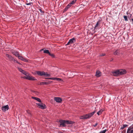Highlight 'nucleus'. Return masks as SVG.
I'll return each instance as SVG.
<instances>
[{
  "label": "nucleus",
  "mask_w": 133,
  "mask_h": 133,
  "mask_svg": "<svg viewBox=\"0 0 133 133\" xmlns=\"http://www.w3.org/2000/svg\"><path fill=\"white\" fill-rule=\"evenodd\" d=\"M126 72L125 70L121 69L112 72V75L114 76H118L124 74Z\"/></svg>",
  "instance_id": "1"
},
{
  "label": "nucleus",
  "mask_w": 133,
  "mask_h": 133,
  "mask_svg": "<svg viewBox=\"0 0 133 133\" xmlns=\"http://www.w3.org/2000/svg\"><path fill=\"white\" fill-rule=\"evenodd\" d=\"M95 112L96 111H94L91 113L85 115H83L80 116V118L81 119H89L94 115Z\"/></svg>",
  "instance_id": "2"
},
{
  "label": "nucleus",
  "mask_w": 133,
  "mask_h": 133,
  "mask_svg": "<svg viewBox=\"0 0 133 133\" xmlns=\"http://www.w3.org/2000/svg\"><path fill=\"white\" fill-rule=\"evenodd\" d=\"M59 122L60 123L59 127H64L66 126L65 124V120L61 119L59 121Z\"/></svg>",
  "instance_id": "3"
},
{
  "label": "nucleus",
  "mask_w": 133,
  "mask_h": 133,
  "mask_svg": "<svg viewBox=\"0 0 133 133\" xmlns=\"http://www.w3.org/2000/svg\"><path fill=\"white\" fill-rule=\"evenodd\" d=\"M76 42V39L75 38H73L72 39H70L67 44V45H68L70 44H72Z\"/></svg>",
  "instance_id": "4"
},
{
  "label": "nucleus",
  "mask_w": 133,
  "mask_h": 133,
  "mask_svg": "<svg viewBox=\"0 0 133 133\" xmlns=\"http://www.w3.org/2000/svg\"><path fill=\"white\" fill-rule=\"evenodd\" d=\"M37 105L39 106V108L42 109H44L46 108V105L43 103H36Z\"/></svg>",
  "instance_id": "5"
},
{
  "label": "nucleus",
  "mask_w": 133,
  "mask_h": 133,
  "mask_svg": "<svg viewBox=\"0 0 133 133\" xmlns=\"http://www.w3.org/2000/svg\"><path fill=\"white\" fill-rule=\"evenodd\" d=\"M9 108L8 105H7L3 107L2 108V110L3 111H5L8 110Z\"/></svg>",
  "instance_id": "6"
},
{
  "label": "nucleus",
  "mask_w": 133,
  "mask_h": 133,
  "mask_svg": "<svg viewBox=\"0 0 133 133\" xmlns=\"http://www.w3.org/2000/svg\"><path fill=\"white\" fill-rule=\"evenodd\" d=\"M54 100L57 102L60 103L62 101V99L59 97H55Z\"/></svg>",
  "instance_id": "7"
},
{
  "label": "nucleus",
  "mask_w": 133,
  "mask_h": 133,
  "mask_svg": "<svg viewBox=\"0 0 133 133\" xmlns=\"http://www.w3.org/2000/svg\"><path fill=\"white\" fill-rule=\"evenodd\" d=\"M100 24V21H99L97 22L94 28V30L97 29L98 28Z\"/></svg>",
  "instance_id": "8"
},
{
  "label": "nucleus",
  "mask_w": 133,
  "mask_h": 133,
  "mask_svg": "<svg viewBox=\"0 0 133 133\" xmlns=\"http://www.w3.org/2000/svg\"><path fill=\"white\" fill-rule=\"evenodd\" d=\"M37 74L39 76L44 75L45 74V72H41L40 71H37L36 72Z\"/></svg>",
  "instance_id": "9"
},
{
  "label": "nucleus",
  "mask_w": 133,
  "mask_h": 133,
  "mask_svg": "<svg viewBox=\"0 0 133 133\" xmlns=\"http://www.w3.org/2000/svg\"><path fill=\"white\" fill-rule=\"evenodd\" d=\"M18 58L21 60L25 62H27L28 60L25 59V58H24L22 57L21 56H18Z\"/></svg>",
  "instance_id": "10"
},
{
  "label": "nucleus",
  "mask_w": 133,
  "mask_h": 133,
  "mask_svg": "<svg viewBox=\"0 0 133 133\" xmlns=\"http://www.w3.org/2000/svg\"><path fill=\"white\" fill-rule=\"evenodd\" d=\"M12 53L15 55L16 56V57H18V56L19 55V53L18 52L16 51L15 50L12 52Z\"/></svg>",
  "instance_id": "11"
},
{
  "label": "nucleus",
  "mask_w": 133,
  "mask_h": 133,
  "mask_svg": "<svg viewBox=\"0 0 133 133\" xmlns=\"http://www.w3.org/2000/svg\"><path fill=\"white\" fill-rule=\"evenodd\" d=\"M120 53V50H117L114 52V54L115 55H119Z\"/></svg>",
  "instance_id": "12"
},
{
  "label": "nucleus",
  "mask_w": 133,
  "mask_h": 133,
  "mask_svg": "<svg viewBox=\"0 0 133 133\" xmlns=\"http://www.w3.org/2000/svg\"><path fill=\"white\" fill-rule=\"evenodd\" d=\"M27 79L30 80H36V79H35L34 77H32V76H28V75H27Z\"/></svg>",
  "instance_id": "13"
},
{
  "label": "nucleus",
  "mask_w": 133,
  "mask_h": 133,
  "mask_svg": "<svg viewBox=\"0 0 133 133\" xmlns=\"http://www.w3.org/2000/svg\"><path fill=\"white\" fill-rule=\"evenodd\" d=\"M65 124H71L74 123V122L70 120H65Z\"/></svg>",
  "instance_id": "14"
},
{
  "label": "nucleus",
  "mask_w": 133,
  "mask_h": 133,
  "mask_svg": "<svg viewBox=\"0 0 133 133\" xmlns=\"http://www.w3.org/2000/svg\"><path fill=\"white\" fill-rule=\"evenodd\" d=\"M6 57L8 58L9 60L10 61H11V60L13 59V57L11 56L9 54H6Z\"/></svg>",
  "instance_id": "15"
},
{
  "label": "nucleus",
  "mask_w": 133,
  "mask_h": 133,
  "mask_svg": "<svg viewBox=\"0 0 133 133\" xmlns=\"http://www.w3.org/2000/svg\"><path fill=\"white\" fill-rule=\"evenodd\" d=\"M71 6V5H70V4H69L64 9L63 12H64L66 11Z\"/></svg>",
  "instance_id": "16"
},
{
  "label": "nucleus",
  "mask_w": 133,
  "mask_h": 133,
  "mask_svg": "<svg viewBox=\"0 0 133 133\" xmlns=\"http://www.w3.org/2000/svg\"><path fill=\"white\" fill-rule=\"evenodd\" d=\"M32 99H35L38 102H39L40 103L41 102V99H40V98H38L34 97H32Z\"/></svg>",
  "instance_id": "17"
},
{
  "label": "nucleus",
  "mask_w": 133,
  "mask_h": 133,
  "mask_svg": "<svg viewBox=\"0 0 133 133\" xmlns=\"http://www.w3.org/2000/svg\"><path fill=\"white\" fill-rule=\"evenodd\" d=\"M96 75L98 77H100L101 75V72L99 71H97L96 72Z\"/></svg>",
  "instance_id": "18"
},
{
  "label": "nucleus",
  "mask_w": 133,
  "mask_h": 133,
  "mask_svg": "<svg viewBox=\"0 0 133 133\" xmlns=\"http://www.w3.org/2000/svg\"><path fill=\"white\" fill-rule=\"evenodd\" d=\"M45 79H50L51 80H60L61 79L59 78H45Z\"/></svg>",
  "instance_id": "19"
},
{
  "label": "nucleus",
  "mask_w": 133,
  "mask_h": 133,
  "mask_svg": "<svg viewBox=\"0 0 133 133\" xmlns=\"http://www.w3.org/2000/svg\"><path fill=\"white\" fill-rule=\"evenodd\" d=\"M127 133H133V129L128 128Z\"/></svg>",
  "instance_id": "20"
},
{
  "label": "nucleus",
  "mask_w": 133,
  "mask_h": 133,
  "mask_svg": "<svg viewBox=\"0 0 133 133\" xmlns=\"http://www.w3.org/2000/svg\"><path fill=\"white\" fill-rule=\"evenodd\" d=\"M44 52L45 53H46L49 54L50 52L48 50H45L44 51Z\"/></svg>",
  "instance_id": "21"
},
{
  "label": "nucleus",
  "mask_w": 133,
  "mask_h": 133,
  "mask_svg": "<svg viewBox=\"0 0 133 133\" xmlns=\"http://www.w3.org/2000/svg\"><path fill=\"white\" fill-rule=\"evenodd\" d=\"M103 111V110H100L99 111L97 112V114L98 115H99L101 114Z\"/></svg>",
  "instance_id": "22"
},
{
  "label": "nucleus",
  "mask_w": 133,
  "mask_h": 133,
  "mask_svg": "<svg viewBox=\"0 0 133 133\" xmlns=\"http://www.w3.org/2000/svg\"><path fill=\"white\" fill-rule=\"evenodd\" d=\"M76 0H73V1L69 3V4H70V5H71V6L72 5L74 4L75 3Z\"/></svg>",
  "instance_id": "23"
},
{
  "label": "nucleus",
  "mask_w": 133,
  "mask_h": 133,
  "mask_svg": "<svg viewBox=\"0 0 133 133\" xmlns=\"http://www.w3.org/2000/svg\"><path fill=\"white\" fill-rule=\"evenodd\" d=\"M44 76L46 77H50V75L49 74H47V73H45V74H44Z\"/></svg>",
  "instance_id": "24"
},
{
  "label": "nucleus",
  "mask_w": 133,
  "mask_h": 133,
  "mask_svg": "<svg viewBox=\"0 0 133 133\" xmlns=\"http://www.w3.org/2000/svg\"><path fill=\"white\" fill-rule=\"evenodd\" d=\"M49 55L51 56L52 58L55 57V55L53 54H51L50 53H49Z\"/></svg>",
  "instance_id": "25"
},
{
  "label": "nucleus",
  "mask_w": 133,
  "mask_h": 133,
  "mask_svg": "<svg viewBox=\"0 0 133 133\" xmlns=\"http://www.w3.org/2000/svg\"><path fill=\"white\" fill-rule=\"evenodd\" d=\"M128 126V125L127 124H124L123 125V127L121 128V129H124L125 127H127Z\"/></svg>",
  "instance_id": "26"
},
{
  "label": "nucleus",
  "mask_w": 133,
  "mask_h": 133,
  "mask_svg": "<svg viewBox=\"0 0 133 133\" xmlns=\"http://www.w3.org/2000/svg\"><path fill=\"white\" fill-rule=\"evenodd\" d=\"M123 17L124 19H125V21H128V19L127 18V16H123Z\"/></svg>",
  "instance_id": "27"
},
{
  "label": "nucleus",
  "mask_w": 133,
  "mask_h": 133,
  "mask_svg": "<svg viewBox=\"0 0 133 133\" xmlns=\"http://www.w3.org/2000/svg\"><path fill=\"white\" fill-rule=\"evenodd\" d=\"M22 73L26 76H27L28 75H29L28 73L26 72L24 70H23V71L22 72Z\"/></svg>",
  "instance_id": "28"
},
{
  "label": "nucleus",
  "mask_w": 133,
  "mask_h": 133,
  "mask_svg": "<svg viewBox=\"0 0 133 133\" xmlns=\"http://www.w3.org/2000/svg\"><path fill=\"white\" fill-rule=\"evenodd\" d=\"M47 82H41L40 83V84L41 85L43 84H47Z\"/></svg>",
  "instance_id": "29"
},
{
  "label": "nucleus",
  "mask_w": 133,
  "mask_h": 133,
  "mask_svg": "<svg viewBox=\"0 0 133 133\" xmlns=\"http://www.w3.org/2000/svg\"><path fill=\"white\" fill-rule=\"evenodd\" d=\"M107 130V129H105L104 130L101 131L99 132V133H105Z\"/></svg>",
  "instance_id": "30"
},
{
  "label": "nucleus",
  "mask_w": 133,
  "mask_h": 133,
  "mask_svg": "<svg viewBox=\"0 0 133 133\" xmlns=\"http://www.w3.org/2000/svg\"><path fill=\"white\" fill-rule=\"evenodd\" d=\"M18 70L19 71L21 72H22L23 71V70L21 68H18Z\"/></svg>",
  "instance_id": "31"
},
{
  "label": "nucleus",
  "mask_w": 133,
  "mask_h": 133,
  "mask_svg": "<svg viewBox=\"0 0 133 133\" xmlns=\"http://www.w3.org/2000/svg\"><path fill=\"white\" fill-rule=\"evenodd\" d=\"M105 54H100L99 55V56H105Z\"/></svg>",
  "instance_id": "32"
},
{
  "label": "nucleus",
  "mask_w": 133,
  "mask_h": 133,
  "mask_svg": "<svg viewBox=\"0 0 133 133\" xmlns=\"http://www.w3.org/2000/svg\"><path fill=\"white\" fill-rule=\"evenodd\" d=\"M128 128H129L130 129H133V124L132 125H131V126H130Z\"/></svg>",
  "instance_id": "33"
},
{
  "label": "nucleus",
  "mask_w": 133,
  "mask_h": 133,
  "mask_svg": "<svg viewBox=\"0 0 133 133\" xmlns=\"http://www.w3.org/2000/svg\"><path fill=\"white\" fill-rule=\"evenodd\" d=\"M33 92L34 93V94H36V95H37L38 94V92H37V91H34Z\"/></svg>",
  "instance_id": "34"
},
{
  "label": "nucleus",
  "mask_w": 133,
  "mask_h": 133,
  "mask_svg": "<svg viewBox=\"0 0 133 133\" xmlns=\"http://www.w3.org/2000/svg\"><path fill=\"white\" fill-rule=\"evenodd\" d=\"M132 16V14H130V15H129L128 16V17L129 18L131 17Z\"/></svg>",
  "instance_id": "35"
},
{
  "label": "nucleus",
  "mask_w": 133,
  "mask_h": 133,
  "mask_svg": "<svg viewBox=\"0 0 133 133\" xmlns=\"http://www.w3.org/2000/svg\"><path fill=\"white\" fill-rule=\"evenodd\" d=\"M39 10L40 11V12H41V13H42L43 14V13H44V11H42V10H41V9H39Z\"/></svg>",
  "instance_id": "36"
},
{
  "label": "nucleus",
  "mask_w": 133,
  "mask_h": 133,
  "mask_svg": "<svg viewBox=\"0 0 133 133\" xmlns=\"http://www.w3.org/2000/svg\"><path fill=\"white\" fill-rule=\"evenodd\" d=\"M52 82V81H49L48 82H47V84H50V83Z\"/></svg>",
  "instance_id": "37"
},
{
  "label": "nucleus",
  "mask_w": 133,
  "mask_h": 133,
  "mask_svg": "<svg viewBox=\"0 0 133 133\" xmlns=\"http://www.w3.org/2000/svg\"><path fill=\"white\" fill-rule=\"evenodd\" d=\"M13 59L11 60V61H14L15 62H16L17 61L15 59H14L13 57Z\"/></svg>",
  "instance_id": "38"
},
{
  "label": "nucleus",
  "mask_w": 133,
  "mask_h": 133,
  "mask_svg": "<svg viewBox=\"0 0 133 133\" xmlns=\"http://www.w3.org/2000/svg\"><path fill=\"white\" fill-rule=\"evenodd\" d=\"M27 76H24L22 78H23L27 79Z\"/></svg>",
  "instance_id": "39"
},
{
  "label": "nucleus",
  "mask_w": 133,
  "mask_h": 133,
  "mask_svg": "<svg viewBox=\"0 0 133 133\" xmlns=\"http://www.w3.org/2000/svg\"><path fill=\"white\" fill-rule=\"evenodd\" d=\"M32 3H27L26 4L27 5H30Z\"/></svg>",
  "instance_id": "40"
},
{
  "label": "nucleus",
  "mask_w": 133,
  "mask_h": 133,
  "mask_svg": "<svg viewBox=\"0 0 133 133\" xmlns=\"http://www.w3.org/2000/svg\"><path fill=\"white\" fill-rule=\"evenodd\" d=\"M98 124V123H96L94 125V127H96Z\"/></svg>",
  "instance_id": "41"
},
{
  "label": "nucleus",
  "mask_w": 133,
  "mask_h": 133,
  "mask_svg": "<svg viewBox=\"0 0 133 133\" xmlns=\"http://www.w3.org/2000/svg\"><path fill=\"white\" fill-rule=\"evenodd\" d=\"M27 113H28V114H30V112L29 111H27Z\"/></svg>",
  "instance_id": "42"
},
{
  "label": "nucleus",
  "mask_w": 133,
  "mask_h": 133,
  "mask_svg": "<svg viewBox=\"0 0 133 133\" xmlns=\"http://www.w3.org/2000/svg\"><path fill=\"white\" fill-rule=\"evenodd\" d=\"M16 63H18V64H20V63H19V62H17V61H16Z\"/></svg>",
  "instance_id": "43"
},
{
  "label": "nucleus",
  "mask_w": 133,
  "mask_h": 133,
  "mask_svg": "<svg viewBox=\"0 0 133 133\" xmlns=\"http://www.w3.org/2000/svg\"><path fill=\"white\" fill-rule=\"evenodd\" d=\"M113 60V58H111V60H110V61H112V60Z\"/></svg>",
  "instance_id": "44"
},
{
  "label": "nucleus",
  "mask_w": 133,
  "mask_h": 133,
  "mask_svg": "<svg viewBox=\"0 0 133 133\" xmlns=\"http://www.w3.org/2000/svg\"><path fill=\"white\" fill-rule=\"evenodd\" d=\"M131 20H132V21L133 22V18Z\"/></svg>",
  "instance_id": "45"
}]
</instances>
